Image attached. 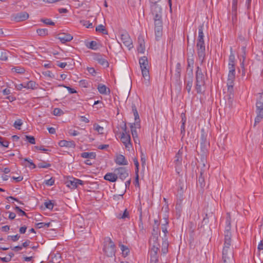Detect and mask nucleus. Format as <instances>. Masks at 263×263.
I'll list each match as a JSON object with an SVG mask.
<instances>
[{
    "label": "nucleus",
    "mask_w": 263,
    "mask_h": 263,
    "mask_svg": "<svg viewBox=\"0 0 263 263\" xmlns=\"http://www.w3.org/2000/svg\"><path fill=\"white\" fill-rule=\"evenodd\" d=\"M205 77L201 69L197 67L196 72L195 88L198 93H202L204 91Z\"/></svg>",
    "instance_id": "1"
},
{
    "label": "nucleus",
    "mask_w": 263,
    "mask_h": 263,
    "mask_svg": "<svg viewBox=\"0 0 263 263\" xmlns=\"http://www.w3.org/2000/svg\"><path fill=\"white\" fill-rule=\"evenodd\" d=\"M105 254L108 257H112L115 254V245L111 239L109 237L105 238L103 248Z\"/></svg>",
    "instance_id": "2"
},
{
    "label": "nucleus",
    "mask_w": 263,
    "mask_h": 263,
    "mask_svg": "<svg viewBox=\"0 0 263 263\" xmlns=\"http://www.w3.org/2000/svg\"><path fill=\"white\" fill-rule=\"evenodd\" d=\"M139 64L142 71L143 77L146 80L149 78L148 62L147 58L144 56L139 59Z\"/></svg>",
    "instance_id": "3"
},
{
    "label": "nucleus",
    "mask_w": 263,
    "mask_h": 263,
    "mask_svg": "<svg viewBox=\"0 0 263 263\" xmlns=\"http://www.w3.org/2000/svg\"><path fill=\"white\" fill-rule=\"evenodd\" d=\"M151 13L154 16V21L162 20V8L159 4H151Z\"/></svg>",
    "instance_id": "4"
},
{
    "label": "nucleus",
    "mask_w": 263,
    "mask_h": 263,
    "mask_svg": "<svg viewBox=\"0 0 263 263\" xmlns=\"http://www.w3.org/2000/svg\"><path fill=\"white\" fill-rule=\"evenodd\" d=\"M197 47L199 60L202 63L205 57V46L204 41H197Z\"/></svg>",
    "instance_id": "5"
},
{
    "label": "nucleus",
    "mask_w": 263,
    "mask_h": 263,
    "mask_svg": "<svg viewBox=\"0 0 263 263\" xmlns=\"http://www.w3.org/2000/svg\"><path fill=\"white\" fill-rule=\"evenodd\" d=\"M155 33L156 39L158 40L161 36L162 34V20H156L154 21Z\"/></svg>",
    "instance_id": "6"
},
{
    "label": "nucleus",
    "mask_w": 263,
    "mask_h": 263,
    "mask_svg": "<svg viewBox=\"0 0 263 263\" xmlns=\"http://www.w3.org/2000/svg\"><path fill=\"white\" fill-rule=\"evenodd\" d=\"M121 39L123 44L126 46L128 49H130L133 47L132 40L127 32L122 33L121 35Z\"/></svg>",
    "instance_id": "7"
},
{
    "label": "nucleus",
    "mask_w": 263,
    "mask_h": 263,
    "mask_svg": "<svg viewBox=\"0 0 263 263\" xmlns=\"http://www.w3.org/2000/svg\"><path fill=\"white\" fill-rule=\"evenodd\" d=\"M121 140L123 143L126 148L129 150L132 147L131 138L129 134L122 133Z\"/></svg>",
    "instance_id": "8"
},
{
    "label": "nucleus",
    "mask_w": 263,
    "mask_h": 263,
    "mask_svg": "<svg viewBox=\"0 0 263 263\" xmlns=\"http://www.w3.org/2000/svg\"><path fill=\"white\" fill-rule=\"evenodd\" d=\"M67 186L72 189H76L78 185H83L84 181L77 178H73L72 180H69L66 181Z\"/></svg>",
    "instance_id": "9"
},
{
    "label": "nucleus",
    "mask_w": 263,
    "mask_h": 263,
    "mask_svg": "<svg viewBox=\"0 0 263 263\" xmlns=\"http://www.w3.org/2000/svg\"><path fill=\"white\" fill-rule=\"evenodd\" d=\"M115 172L118 176V177L120 178L122 180H124L128 176V171L125 167H120L115 170Z\"/></svg>",
    "instance_id": "10"
},
{
    "label": "nucleus",
    "mask_w": 263,
    "mask_h": 263,
    "mask_svg": "<svg viewBox=\"0 0 263 263\" xmlns=\"http://www.w3.org/2000/svg\"><path fill=\"white\" fill-rule=\"evenodd\" d=\"M235 79V72H229L227 80V86L228 90L232 89L233 88L234 81Z\"/></svg>",
    "instance_id": "11"
},
{
    "label": "nucleus",
    "mask_w": 263,
    "mask_h": 263,
    "mask_svg": "<svg viewBox=\"0 0 263 263\" xmlns=\"http://www.w3.org/2000/svg\"><path fill=\"white\" fill-rule=\"evenodd\" d=\"M183 147H181L178 151V152L176 154L175 157V160L174 162L176 165V167H180L181 165L182 164V154H183Z\"/></svg>",
    "instance_id": "12"
},
{
    "label": "nucleus",
    "mask_w": 263,
    "mask_h": 263,
    "mask_svg": "<svg viewBox=\"0 0 263 263\" xmlns=\"http://www.w3.org/2000/svg\"><path fill=\"white\" fill-rule=\"evenodd\" d=\"M58 39L60 40L62 43L70 42L72 40L73 37L70 34L62 33L58 35Z\"/></svg>",
    "instance_id": "13"
},
{
    "label": "nucleus",
    "mask_w": 263,
    "mask_h": 263,
    "mask_svg": "<svg viewBox=\"0 0 263 263\" xmlns=\"http://www.w3.org/2000/svg\"><path fill=\"white\" fill-rule=\"evenodd\" d=\"M207 171H205V170H202V168H200V176L198 178V183L200 184L201 187L205 186V183L204 181V178L206 177Z\"/></svg>",
    "instance_id": "14"
},
{
    "label": "nucleus",
    "mask_w": 263,
    "mask_h": 263,
    "mask_svg": "<svg viewBox=\"0 0 263 263\" xmlns=\"http://www.w3.org/2000/svg\"><path fill=\"white\" fill-rule=\"evenodd\" d=\"M115 161L117 164L120 165H126L128 164L127 160L125 159V157L121 154L117 155Z\"/></svg>",
    "instance_id": "15"
},
{
    "label": "nucleus",
    "mask_w": 263,
    "mask_h": 263,
    "mask_svg": "<svg viewBox=\"0 0 263 263\" xmlns=\"http://www.w3.org/2000/svg\"><path fill=\"white\" fill-rule=\"evenodd\" d=\"M138 47L137 50L138 52L143 53L145 51V42L143 37L142 36H139L138 38Z\"/></svg>",
    "instance_id": "16"
},
{
    "label": "nucleus",
    "mask_w": 263,
    "mask_h": 263,
    "mask_svg": "<svg viewBox=\"0 0 263 263\" xmlns=\"http://www.w3.org/2000/svg\"><path fill=\"white\" fill-rule=\"evenodd\" d=\"M231 221H230V216L229 214L227 217L226 219V226L224 231V237H227V236H229V237H231Z\"/></svg>",
    "instance_id": "17"
},
{
    "label": "nucleus",
    "mask_w": 263,
    "mask_h": 263,
    "mask_svg": "<svg viewBox=\"0 0 263 263\" xmlns=\"http://www.w3.org/2000/svg\"><path fill=\"white\" fill-rule=\"evenodd\" d=\"M59 145L61 147H67L69 148H74L76 144L73 141L61 140L59 142Z\"/></svg>",
    "instance_id": "18"
},
{
    "label": "nucleus",
    "mask_w": 263,
    "mask_h": 263,
    "mask_svg": "<svg viewBox=\"0 0 263 263\" xmlns=\"http://www.w3.org/2000/svg\"><path fill=\"white\" fill-rule=\"evenodd\" d=\"M263 93H259L260 100L256 103V113L263 114V102L261 101Z\"/></svg>",
    "instance_id": "19"
},
{
    "label": "nucleus",
    "mask_w": 263,
    "mask_h": 263,
    "mask_svg": "<svg viewBox=\"0 0 263 263\" xmlns=\"http://www.w3.org/2000/svg\"><path fill=\"white\" fill-rule=\"evenodd\" d=\"M104 179L107 181L114 182L118 179V176L116 173H108L104 176Z\"/></svg>",
    "instance_id": "20"
},
{
    "label": "nucleus",
    "mask_w": 263,
    "mask_h": 263,
    "mask_svg": "<svg viewBox=\"0 0 263 263\" xmlns=\"http://www.w3.org/2000/svg\"><path fill=\"white\" fill-rule=\"evenodd\" d=\"M224 257H228L229 261L230 260H232V258H233V249H222V256Z\"/></svg>",
    "instance_id": "21"
},
{
    "label": "nucleus",
    "mask_w": 263,
    "mask_h": 263,
    "mask_svg": "<svg viewBox=\"0 0 263 263\" xmlns=\"http://www.w3.org/2000/svg\"><path fill=\"white\" fill-rule=\"evenodd\" d=\"M160 246H152L151 251V259L156 261L157 260V253L159 250Z\"/></svg>",
    "instance_id": "22"
},
{
    "label": "nucleus",
    "mask_w": 263,
    "mask_h": 263,
    "mask_svg": "<svg viewBox=\"0 0 263 263\" xmlns=\"http://www.w3.org/2000/svg\"><path fill=\"white\" fill-rule=\"evenodd\" d=\"M96 61H97L100 64L104 66V67H108L109 66V63L108 61L103 58L101 55H98L95 58Z\"/></svg>",
    "instance_id": "23"
},
{
    "label": "nucleus",
    "mask_w": 263,
    "mask_h": 263,
    "mask_svg": "<svg viewBox=\"0 0 263 263\" xmlns=\"http://www.w3.org/2000/svg\"><path fill=\"white\" fill-rule=\"evenodd\" d=\"M206 154H201V166H200V168H202V170H205V171H208L209 166H206Z\"/></svg>",
    "instance_id": "24"
},
{
    "label": "nucleus",
    "mask_w": 263,
    "mask_h": 263,
    "mask_svg": "<svg viewBox=\"0 0 263 263\" xmlns=\"http://www.w3.org/2000/svg\"><path fill=\"white\" fill-rule=\"evenodd\" d=\"M29 18V14L26 12H21L17 13V22H22Z\"/></svg>",
    "instance_id": "25"
},
{
    "label": "nucleus",
    "mask_w": 263,
    "mask_h": 263,
    "mask_svg": "<svg viewBox=\"0 0 263 263\" xmlns=\"http://www.w3.org/2000/svg\"><path fill=\"white\" fill-rule=\"evenodd\" d=\"M163 239V240L162 244L161 251L163 254H165L168 252V242L166 238V235Z\"/></svg>",
    "instance_id": "26"
},
{
    "label": "nucleus",
    "mask_w": 263,
    "mask_h": 263,
    "mask_svg": "<svg viewBox=\"0 0 263 263\" xmlns=\"http://www.w3.org/2000/svg\"><path fill=\"white\" fill-rule=\"evenodd\" d=\"M231 237H229V236H227V237H224V246L223 249H233V248L231 247Z\"/></svg>",
    "instance_id": "27"
},
{
    "label": "nucleus",
    "mask_w": 263,
    "mask_h": 263,
    "mask_svg": "<svg viewBox=\"0 0 263 263\" xmlns=\"http://www.w3.org/2000/svg\"><path fill=\"white\" fill-rule=\"evenodd\" d=\"M81 156L84 158L95 159L96 154L94 152H83L81 153Z\"/></svg>",
    "instance_id": "28"
},
{
    "label": "nucleus",
    "mask_w": 263,
    "mask_h": 263,
    "mask_svg": "<svg viewBox=\"0 0 263 263\" xmlns=\"http://www.w3.org/2000/svg\"><path fill=\"white\" fill-rule=\"evenodd\" d=\"M155 235L154 236H152L150 240L149 243L152 246H160L159 243H158V235L156 234H154Z\"/></svg>",
    "instance_id": "29"
},
{
    "label": "nucleus",
    "mask_w": 263,
    "mask_h": 263,
    "mask_svg": "<svg viewBox=\"0 0 263 263\" xmlns=\"http://www.w3.org/2000/svg\"><path fill=\"white\" fill-rule=\"evenodd\" d=\"M22 74H24L25 79H29L30 74L28 72H26L24 68L17 66V75Z\"/></svg>",
    "instance_id": "30"
},
{
    "label": "nucleus",
    "mask_w": 263,
    "mask_h": 263,
    "mask_svg": "<svg viewBox=\"0 0 263 263\" xmlns=\"http://www.w3.org/2000/svg\"><path fill=\"white\" fill-rule=\"evenodd\" d=\"M203 25H201L198 27V36L197 41H204L203 40Z\"/></svg>",
    "instance_id": "31"
},
{
    "label": "nucleus",
    "mask_w": 263,
    "mask_h": 263,
    "mask_svg": "<svg viewBox=\"0 0 263 263\" xmlns=\"http://www.w3.org/2000/svg\"><path fill=\"white\" fill-rule=\"evenodd\" d=\"M132 110H133L134 117H135V121L137 123L138 120V122H139L140 120H139V116L138 115V111L136 108V106L135 104L132 103Z\"/></svg>",
    "instance_id": "32"
},
{
    "label": "nucleus",
    "mask_w": 263,
    "mask_h": 263,
    "mask_svg": "<svg viewBox=\"0 0 263 263\" xmlns=\"http://www.w3.org/2000/svg\"><path fill=\"white\" fill-rule=\"evenodd\" d=\"M97 88L98 89L99 92L100 93L103 94V95L107 94V88L105 85L102 84H99Z\"/></svg>",
    "instance_id": "33"
},
{
    "label": "nucleus",
    "mask_w": 263,
    "mask_h": 263,
    "mask_svg": "<svg viewBox=\"0 0 263 263\" xmlns=\"http://www.w3.org/2000/svg\"><path fill=\"white\" fill-rule=\"evenodd\" d=\"M87 47L93 50H97L99 48V46L98 43L94 41H92L90 42H89L87 44Z\"/></svg>",
    "instance_id": "34"
},
{
    "label": "nucleus",
    "mask_w": 263,
    "mask_h": 263,
    "mask_svg": "<svg viewBox=\"0 0 263 263\" xmlns=\"http://www.w3.org/2000/svg\"><path fill=\"white\" fill-rule=\"evenodd\" d=\"M193 85L192 77H191L190 79L186 82L185 89L187 90V92L189 93L191 91Z\"/></svg>",
    "instance_id": "35"
},
{
    "label": "nucleus",
    "mask_w": 263,
    "mask_h": 263,
    "mask_svg": "<svg viewBox=\"0 0 263 263\" xmlns=\"http://www.w3.org/2000/svg\"><path fill=\"white\" fill-rule=\"evenodd\" d=\"M201 133L200 144H209V142L206 141V136L204 135L203 129L201 130Z\"/></svg>",
    "instance_id": "36"
},
{
    "label": "nucleus",
    "mask_w": 263,
    "mask_h": 263,
    "mask_svg": "<svg viewBox=\"0 0 263 263\" xmlns=\"http://www.w3.org/2000/svg\"><path fill=\"white\" fill-rule=\"evenodd\" d=\"M131 132L134 140H136V138H137V133L135 127V123L132 124L130 125Z\"/></svg>",
    "instance_id": "37"
},
{
    "label": "nucleus",
    "mask_w": 263,
    "mask_h": 263,
    "mask_svg": "<svg viewBox=\"0 0 263 263\" xmlns=\"http://www.w3.org/2000/svg\"><path fill=\"white\" fill-rule=\"evenodd\" d=\"M35 86H36V83L35 82L33 81H30L27 83H26L25 84V88H27V89H34L35 88Z\"/></svg>",
    "instance_id": "38"
},
{
    "label": "nucleus",
    "mask_w": 263,
    "mask_h": 263,
    "mask_svg": "<svg viewBox=\"0 0 263 263\" xmlns=\"http://www.w3.org/2000/svg\"><path fill=\"white\" fill-rule=\"evenodd\" d=\"M194 65V60L193 59H187V70H190L191 73L193 72V68Z\"/></svg>",
    "instance_id": "39"
},
{
    "label": "nucleus",
    "mask_w": 263,
    "mask_h": 263,
    "mask_svg": "<svg viewBox=\"0 0 263 263\" xmlns=\"http://www.w3.org/2000/svg\"><path fill=\"white\" fill-rule=\"evenodd\" d=\"M96 30L97 32H102L103 34H107V31L105 27L103 25H99L96 28Z\"/></svg>",
    "instance_id": "40"
},
{
    "label": "nucleus",
    "mask_w": 263,
    "mask_h": 263,
    "mask_svg": "<svg viewBox=\"0 0 263 263\" xmlns=\"http://www.w3.org/2000/svg\"><path fill=\"white\" fill-rule=\"evenodd\" d=\"M36 32L39 35L45 36L48 34V30L46 28L38 29L36 30Z\"/></svg>",
    "instance_id": "41"
},
{
    "label": "nucleus",
    "mask_w": 263,
    "mask_h": 263,
    "mask_svg": "<svg viewBox=\"0 0 263 263\" xmlns=\"http://www.w3.org/2000/svg\"><path fill=\"white\" fill-rule=\"evenodd\" d=\"M176 77L179 78L180 76V73L181 71V66L180 63H178L176 66Z\"/></svg>",
    "instance_id": "42"
},
{
    "label": "nucleus",
    "mask_w": 263,
    "mask_h": 263,
    "mask_svg": "<svg viewBox=\"0 0 263 263\" xmlns=\"http://www.w3.org/2000/svg\"><path fill=\"white\" fill-rule=\"evenodd\" d=\"M120 247L123 254L125 256H127L129 252V249L123 245H120Z\"/></svg>",
    "instance_id": "43"
},
{
    "label": "nucleus",
    "mask_w": 263,
    "mask_h": 263,
    "mask_svg": "<svg viewBox=\"0 0 263 263\" xmlns=\"http://www.w3.org/2000/svg\"><path fill=\"white\" fill-rule=\"evenodd\" d=\"M37 166L39 168H48L50 166V164L46 162L43 161L38 163Z\"/></svg>",
    "instance_id": "44"
},
{
    "label": "nucleus",
    "mask_w": 263,
    "mask_h": 263,
    "mask_svg": "<svg viewBox=\"0 0 263 263\" xmlns=\"http://www.w3.org/2000/svg\"><path fill=\"white\" fill-rule=\"evenodd\" d=\"M25 139L27 140L28 141L32 144H34L35 143V138L33 136H25Z\"/></svg>",
    "instance_id": "45"
},
{
    "label": "nucleus",
    "mask_w": 263,
    "mask_h": 263,
    "mask_svg": "<svg viewBox=\"0 0 263 263\" xmlns=\"http://www.w3.org/2000/svg\"><path fill=\"white\" fill-rule=\"evenodd\" d=\"M201 148V154H206L208 151V146L209 144H200Z\"/></svg>",
    "instance_id": "46"
},
{
    "label": "nucleus",
    "mask_w": 263,
    "mask_h": 263,
    "mask_svg": "<svg viewBox=\"0 0 263 263\" xmlns=\"http://www.w3.org/2000/svg\"><path fill=\"white\" fill-rule=\"evenodd\" d=\"M128 216H129L128 212L127 211V209H125L124 211L123 214L122 215L119 214L118 216V218L119 219H124L125 218L128 217Z\"/></svg>",
    "instance_id": "47"
},
{
    "label": "nucleus",
    "mask_w": 263,
    "mask_h": 263,
    "mask_svg": "<svg viewBox=\"0 0 263 263\" xmlns=\"http://www.w3.org/2000/svg\"><path fill=\"white\" fill-rule=\"evenodd\" d=\"M263 118V114L257 113V116L255 119V124L258 123Z\"/></svg>",
    "instance_id": "48"
},
{
    "label": "nucleus",
    "mask_w": 263,
    "mask_h": 263,
    "mask_svg": "<svg viewBox=\"0 0 263 263\" xmlns=\"http://www.w3.org/2000/svg\"><path fill=\"white\" fill-rule=\"evenodd\" d=\"M93 127H94V129L96 130H97V132H98L99 133H100V134H102L103 133V127L100 126L98 124H95L93 125Z\"/></svg>",
    "instance_id": "49"
},
{
    "label": "nucleus",
    "mask_w": 263,
    "mask_h": 263,
    "mask_svg": "<svg viewBox=\"0 0 263 263\" xmlns=\"http://www.w3.org/2000/svg\"><path fill=\"white\" fill-rule=\"evenodd\" d=\"M30 242V241L29 240H27L23 243L22 246H17V251L21 250L23 247L26 248L29 246Z\"/></svg>",
    "instance_id": "50"
},
{
    "label": "nucleus",
    "mask_w": 263,
    "mask_h": 263,
    "mask_svg": "<svg viewBox=\"0 0 263 263\" xmlns=\"http://www.w3.org/2000/svg\"><path fill=\"white\" fill-rule=\"evenodd\" d=\"M41 21L46 25H51V26L54 25V23L48 18L42 19Z\"/></svg>",
    "instance_id": "51"
},
{
    "label": "nucleus",
    "mask_w": 263,
    "mask_h": 263,
    "mask_svg": "<svg viewBox=\"0 0 263 263\" xmlns=\"http://www.w3.org/2000/svg\"><path fill=\"white\" fill-rule=\"evenodd\" d=\"M184 190V187L183 186H180L178 189L177 196L180 195V197H182L183 196Z\"/></svg>",
    "instance_id": "52"
},
{
    "label": "nucleus",
    "mask_w": 263,
    "mask_h": 263,
    "mask_svg": "<svg viewBox=\"0 0 263 263\" xmlns=\"http://www.w3.org/2000/svg\"><path fill=\"white\" fill-rule=\"evenodd\" d=\"M17 215L18 216H26L27 217H28L27 215V214L23 211L21 208L17 206Z\"/></svg>",
    "instance_id": "53"
},
{
    "label": "nucleus",
    "mask_w": 263,
    "mask_h": 263,
    "mask_svg": "<svg viewBox=\"0 0 263 263\" xmlns=\"http://www.w3.org/2000/svg\"><path fill=\"white\" fill-rule=\"evenodd\" d=\"M63 114V111L60 108H56L53 110V115L55 116H60Z\"/></svg>",
    "instance_id": "54"
},
{
    "label": "nucleus",
    "mask_w": 263,
    "mask_h": 263,
    "mask_svg": "<svg viewBox=\"0 0 263 263\" xmlns=\"http://www.w3.org/2000/svg\"><path fill=\"white\" fill-rule=\"evenodd\" d=\"M44 183L47 185L51 186V185H53V184L54 183V180L53 179H52V178H51L49 179L45 180Z\"/></svg>",
    "instance_id": "55"
},
{
    "label": "nucleus",
    "mask_w": 263,
    "mask_h": 263,
    "mask_svg": "<svg viewBox=\"0 0 263 263\" xmlns=\"http://www.w3.org/2000/svg\"><path fill=\"white\" fill-rule=\"evenodd\" d=\"M229 258L228 257H222V263H234V258H232V260H230L229 261Z\"/></svg>",
    "instance_id": "56"
},
{
    "label": "nucleus",
    "mask_w": 263,
    "mask_h": 263,
    "mask_svg": "<svg viewBox=\"0 0 263 263\" xmlns=\"http://www.w3.org/2000/svg\"><path fill=\"white\" fill-rule=\"evenodd\" d=\"M80 85L83 87H87L88 85V82L85 80H82L80 81Z\"/></svg>",
    "instance_id": "57"
},
{
    "label": "nucleus",
    "mask_w": 263,
    "mask_h": 263,
    "mask_svg": "<svg viewBox=\"0 0 263 263\" xmlns=\"http://www.w3.org/2000/svg\"><path fill=\"white\" fill-rule=\"evenodd\" d=\"M45 205L47 209L50 210L52 209L53 208V204L51 201L45 202Z\"/></svg>",
    "instance_id": "58"
},
{
    "label": "nucleus",
    "mask_w": 263,
    "mask_h": 263,
    "mask_svg": "<svg viewBox=\"0 0 263 263\" xmlns=\"http://www.w3.org/2000/svg\"><path fill=\"white\" fill-rule=\"evenodd\" d=\"M176 209L179 212H180L182 210V203L179 202V200H177V203L176 205Z\"/></svg>",
    "instance_id": "59"
},
{
    "label": "nucleus",
    "mask_w": 263,
    "mask_h": 263,
    "mask_svg": "<svg viewBox=\"0 0 263 263\" xmlns=\"http://www.w3.org/2000/svg\"><path fill=\"white\" fill-rule=\"evenodd\" d=\"M43 73L45 76H47L49 78H53L54 77V74L49 70L45 71Z\"/></svg>",
    "instance_id": "60"
},
{
    "label": "nucleus",
    "mask_w": 263,
    "mask_h": 263,
    "mask_svg": "<svg viewBox=\"0 0 263 263\" xmlns=\"http://www.w3.org/2000/svg\"><path fill=\"white\" fill-rule=\"evenodd\" d=\"M27 167H29L30 168L33 169L36 167V165L31 160L28 159L27 163Z\"/></svg>",
    "instance_id": "61"
},
{
    "label": "nucleus",
    "mask_w": 263,
    "mask_h": 263,
    "mask_svg": "<svg viewBox=\"0 0 263 263\" xmlns=\"http://www.w3.org/2000/svg\"><path fill=\"white\" fill-rule=\"evenodd\" d=\"M19 158L22 161L21 162V164L22 165L24 166L25 167H27V163H28V159L25 158L24 159H23L22 158H20V157H19Z\"/></svg>",
    "instance_id": "62"
},
{
    "label": "nucleus",
    "mask_w": 263,
    "mask_h": 263,
    "mask_svg": "<svg viewBox=\"0 0 263 263\" xmlns=\"http://www.w3.org/2000/svg\"><path fill=\"white\" fill-rule=\"evenodd\" d=\"M235 57L233 54H230L229 59V64H235Z\"/></svg>",
    "instance_id": "63"
},
{
    "label": "nucleus",
    "mask_w": 263,
    "mask_h": 263,
    "mask_svg": "<svg viewBox=\"0 0 263 263\" xmlns=\"http://www.w3.org/2000/svg\"><path fill=\"white\" fill-rule=\"evenodd\" d=\"M229 66V72H235V64H230Z\"/></svg>",
    "instance_id": "64"
}]
</instances>
